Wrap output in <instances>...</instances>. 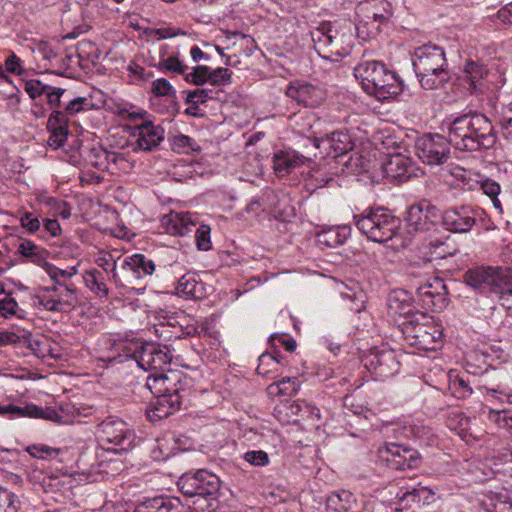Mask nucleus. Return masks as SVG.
I'll return each mask as SVG.
<instances>
[{"instance_id": "9d476101", "label": "nucleus", "mask_w": 512, "mask_h": 512, "mask_svg": "<svg viewBox=\"0 0 512 512\" xmlns=\"http://www.w3.org/2000/svg\"><path fill=\"white\" fill-rule=\"evenodd\" d=\"M39 305L51 312H68L78 303L77 289L73 284L44 287L37 295Z\"/></svg>"}, {"instance_id": "b1692460", "label": "nucleus", "mask_w": 512, "mask_h": 512, "mask_svg": "<svg viewBox=\"0 0 512 512\" xmlns=\"http://www.w3.org/2000/svg\"><path fill=\"white\" fill-rule=\"evenodd\" d=\"M122 268L125 271L127 283L135 285L153 275L155 264L143 254H133L124 259Z\"/></svg>"}, {"instance_id": "20e7f679", "label": "nucleus", "mask_w": 512, "mask_h": 512, "mask_svg": "<svg viewBox=\"0 0 512 512\" xmlns=\"http://www.w3.org/2000/svg\"><path fill=\"white\" fill-rule=\"evenodd\" d=\"M464 282L477 293L495 295L500 301L512 297V272L500 266H475L463 275Z\"/></svg>"}, {"instance_id": "ea45409f", "label": "nucleus", "mask_w": 512, "mask_h": 512, "mask_svg": "<svg viewBox=\"0 0 512 512\" xmlns=\"http://www.w3.org/2000/svg\"><path fill=\"white\" fill-rule=\"evenodd\" d=\"M42 268L54 282V285L65 284L63 281L72 278L74 275L78 273L77 266H71L68 267L67 269H60L53 265L52 263H49L47 260L42 265Z\"/></svg>"}, {"instance_id": "37998d69", "label": "nucleus", "mask_w": 512, "mask_h": 512, "mask_svg": "<svg viewBox=\"0 0 512 512\" xmlns=\"http://www.w3.org/2000/svg\"><path fill=\"white\" fill-rule=\"evenodd\" d=\"M299 385L296 378L286 377L282 380L273 383L269 386V389L273 393L274 389H277V393L281 395L291 396L298 391Z\"/></svg>"}, {"instance_id": "72a5a7b5", "label": "nucleus", "mask_w": 512, "mask_h": 512, "mask_svg": "<svg viewBox=\"0 0 512 512\" xmlns=\"http://www.w3.org/2000/svg\"><path fill=\"white\" fill-rule=\"evenodd\" d=\"M447 171L459 182V185H461L464 190H478L481 178L479 173L467 170L458 165H449Z\"/></svg>"}, {"instance_id": "774afa93", "label": "nucleus", "mask_w": 512, "mask_h": 512, "mask_svg": "<svg viewBox=\"0 0 512 512\" xmlns=\"http://www.w3.org/2000/svg\"><path fill=\"white\" fill-rule=\"evenodd\" d=\"M4 66L9 73L20 75L23 72L22 60L14 53L7 57Z\"/></svg>"}, {"instance_id": "f704fd0d", "label": "nucleus", "mask_w": 512, "mask_h": 512, "mask_svg": "<svg viewBox=\"0 0 512 512\" xmlns=\"http://www.w3.org/2000/svg\"><path fill=\"white\" fill-rule=\"evenodd\" d=\"M464 79L469 83L471 91H480L482 79L487 74V69L480 63L468 60L463 68Z\"/></svg>"}, {"instance_id": "39448f33", "label": "nucleus", "mask_w": 512, "mask_h": 512, "mask_svg": "<svg viewBox=\"0 0 512 512\" xmlns=\"http://www.w3.org/2000/svg\"><path fill=\"white\" fill-rule=\"evenodd\" d=\"M413 67L426 90L437 89L449 79L445 52L440 46L426 44L418 47L414 52Z\"/></svg>"}, {"instance_id": "a211bd4d", "label": "nucleus", "mask_w": 512, "mask_h": 512, "mask_svg": "<svg viewBox=\"0 0 512 512\" xmlns=\"http://www.w3.org/2000/svg\"><path fill=\"white\" fill-rule=\"evenodd\" d=\"M165 131L160 125L149 120L132 128L131 136L135 138L134 150L149 152L157 148L164 140Z\"/></svg>"}, {"instance_id": "de8ad7c7", "label": "nucleus", "mask_w": 512, "mask_h": 512, "mask_svg": "<svg viewBox=\"0 0 512 512\" xmlns=\"http://www.w3.org/2000/svg\"><path fill=\"white\" fill-rule=\"evenodd\" d=\"M155 512H185V507L178 498L155 500Z\"/></svg>"}, {"instance_id": "a878e982", "label": "nucleus", "mask_w": 512, "mask_h": 512, "mask_svg": "<svg viewBox=\"0 0 512 512\" xmlns=\"http://www.w3.org/2000/svg\"><path fill=\"white\" fill-rule=\"evenodd\" d=\"M162 223L167 233L171 235L185 236L196 226L194 215L187 213H170L163 217Z\"/></svg>"}, {"instance_id": "412c9836", "label": "nucleus", "mask_w": 512, "mask_h": 512, "mask_svg": "<svg viewBox=\"0 0 512 512\" xmlns=\"http://www.w3.org/2000/svg\"><path fill=\"white\" fill-rule=\"evenodd\" d=\"M0 416L8 417L9 419L30 417L50 420L56 423H61L63 417L53 408H42L34 404H28L20 407L13 404L1 405Z\"/></svg>"}, {"instance_id": "4d7b16f0", "label": "nucleus", "mask_w": 512, "mask_h": 512, "mask_svg": "<svg viewBox=\"0 0 512 512\" xmlns=\"http://www.w3.org/2000/svg\"><path fill=\"white\" fill-rule=\"evenodd\" d=\"M211 228L208 225H201L196 230V245L199 250L207 251L211 248Z\"/></svg>"}, {"instance_id": "3c124183", "label": "nucleus", "mask_w": 512, "mask_h": 512, "mask_svg": "<svg viewBox=\"0 0 512 512\" xmlns=\"http://www.w3.org/2000/svg\"><path fill=\"white\" fill-rule=\"evenodd\" d=\"M340 293L351 301H359L361 304L364 302V291L358 282L350 281V284H344Z\"/></svg>"}, {"instance_id": "4c0bfd02", "label": "nucleus", "mask_w": 512, "mask_h": 512, "mask_svg": "<svg viewBox=\"0 0 512 512\" xmlns=\"http://www.w3.org/2000/svg\"><path fill=\"white\" fill-rule=\"evenodd\" d=\"M327 506L337 512L348 511L355 503L354 495L347 490L332 492L327 497Z\"/></svg>"}, {"instance_id": "13d9d810", "label": "nucleus", "mask_w": 512, "mask_h": 512, "mask_svg": "<svg viewBox=\"0 0 512 512\" xmlns=\"http://www.w3.org/2000/svg\"><path fill=\"white\" fill-rule=\"evenodd\" d=\"M243 458L253 466H266L269 463V456L263 450L248 451L243 455Z\"/></svg>"}, {"instance_id": "5fc2aeb1", "label": "nucleus", "mask_w": 512, "mask_h": 512, "mask_svg": "<svg viewBox=\"0 0 512 512\" xmlns=\"http://www.w3.org/2000/svg\"><path fill=\"white\" fill-rule=\"evenodd\" d=\"M308 176L311 180L310 185L314 184L316 188H322L330 183L334 182V178L323 172L321 168H313L308 172Z\"/></svg>"}, {"instance_id": "bb28decb", "label": "nucleus", "mask_w": 512, "mask_h": 512, "mask_svg": "<svg viewBox=\"0 0 512 512\" xmlns=\"http://www.w3.org/2000/svg\"><path fill=\"white\" fill-rule=\"evenodd\" d=\"M176 294L185 299H201L206 291L204 283L196 274L187 273L179 279Z\"/></svg>"}, {"instance_id": "9b49d317", "label": "nucleus", "mask_w": 512, "mask_h": 512, "mask_svg": "<svg viewBox=\"0 0 512 512\" xmlns=\"http://www.w3.org/2000/svg\"><path fill=\"white\" fill-rule=\"evenodd\" d=\"M98 437L103 444L115 446L106 447L115 452L130 449L134 441V433L123 420L116 417H108L98 425Z\"/></svg>"}, {"instance_id": "79ce46f5", "label": "nucleus", "mask_w": 512, "mask_h": 512, "mask_svg": "<svg viewBox=\"0 0 512 512\" xmlns=\"http://www.w3.org/2000/svg\"><path fill=\"white\" fill-rule=\"evenodd\" d=\"M157 68L163 72H172L179 75H185L188 69L187 65L176 55L161 58L157 64Z\"/></svg>"}, {"instance_id": "f8f14e48", "label": "nucleus", "mask_w": 512, "mask_h": 512, "mask_svg": "<svg viewBox=\"0 0 512 512\" xmlns=\"http://www.w3.org/2000/svg\"><path fill=\"white\" fill-rule=\"evenodd\" d=\"M178 487L188 497H213L219 492L220 479L207 470H199L193 474L182 475L179 478Z\"/></svg>"}, {"instance_id": "f03ea898", "label": "nucleus", "mask_w": 512, "mask_h": 512, "mask_svg": "<svg viewBox=\"0 0 512 512\" xmlns=\"http://www.w3.org/2000/svg\"><path fill=\"white\" fill-rule=\"evenodd\" d=\"M354 76L367 94L380 101L391 99L403 90L400 78L380 61L360 62L354 68Z\"/></svg>"}, {"instance_id": "ddd939ff", "label": "nucleus", "mask_w": 512, "mask_h": 512, "mask_svg": "<svg viewBox=\"0 0 512 512\" xmlns=\"http://www.w3.org/2000/svg\"><path fill=\"white\" fill-rule=\"evenodd\" d=\"M450 139L440 134H427L417 139L416 154L428 165H441L450 157Z\"/></svg>"}, {"instance_id": "423d86ee", "label": "nucleus", "mask_w": 512, "mask_h": 512, "mask_svg": "<svg viewBox=\"0 0 512 512\" xmlns=\"http://www.w3.org/2000/svg\"><path fill=\"white\" fill-rule=\"evenodd\" d=\"M354 222L367 239L377 243L391 240L400 228V220L381 207L354 215Z\"/></svg>"}, {"instance_id": "c85d7f7f", "label": "nucleus", "mask_w": 512, "mask_h": 512, "mask_svg": "<svg viewBox=\"0 0 512 512\" xmlns=\"http://www.w3.org/2000/svg\"><path fill=\"white\" fill-rule=\"evenodd\" d=\"M434 492L422 485H418L417 487L407 490L402 493V495L398 496L399 505L401 509H410L414 505L429 504L431 499L433 498Z\"/></svg>"}, {"instance_id": "1a4fd4ad", "label": "nucleus", "mask_w": 512, "mask_h": 512, "mask_svg": "<svg viewBox=\"0 0 512 512\" xmlns=\"http://www.w3.org/2000/svg\"><path fill=\"white\" fill-rule=\"evenodd\" d=\"M125 349L133 351L131 355L126 356L132 358L145 371L158 372L172 359L167 347L154 343H130Z\"/></svg>"}, {"instance_id": "f257e3e1", "label": "nucleus", "mask_w": 512, "mask_h": 512, "mask_svg": "<svg viewBox=\"0 0 512 512\" xmlns=\"http://www.w3.org/2000/svg\"><path fill=\"white\" fill-rule=\"evenodd\" d=\"M451 145L461 152H475L495 143L490 120L480 113H466L453 119L448 127Z\"/></svg>"}, {"instance_id": "09e8293b", "label": "nucleus", "mask_w": 512, "mask_h": 512, "mask_svg": "<svg viewBox=\"0 0 512 512\" xmlns=\"http://www.w3.org/2000/svg\"><path fill=\"white\" fill-rule=\"evenodd\" d=\"M49 131H68V119L64 112L54 110L47 122Z\"/></svg>"}, {"instance_id": "473e14b6", "label": "nucleus", "mask_w": 512, "mask_h": 512, "mask_svg": "<svg viewBox=\"0 0 512 512\" xmlns=\"http://www.w3.org/2000/svg\"><path fill=\"white\" fill-rule=\"evenodd\" d=\"M349 236V227H331L317 234V242L320 246L336 248L340 245H343L347 241Z\"/></svg>"}, {"instance_id": "58836bf2", "label": "nucleus", "mask_w": 512, "mask_h": 512, "mask_svg": "<svg viewBox=\"0 0 512 512\" xmlns=\"http://www.w3.org/2000/svg\"><path fill=\"white\" fill-rule=\"evenodd\" d=\"M18 252L40 267L46 262L48 255V252L44 248L37 246L29 240H25L19 244Z\"/></svg>"}, {"instance_id": "4468645a", "label": "nucleus", "mask_w": 512, "mask_h": 512, "mask_svg": "<svg viewBox=\"0 0 512 512\" xmlns=\"http://www.w3.org/2000/svg\"><path fill=\"white\" fill-rule=\"evenodd\" d=\"M378 452L381 460L394 470L414 469L421 463L417 450L400 444L386 443L379 447Z\"/></svg>"}, {"instance_id": "6e6d98bb", "label": "nucleus", "mask_w": 512, "mask_h": 512, "mask_svg": "<svg viewBox=\"0 0 512 512\" xmlns=\"http://www.w3.org/2000/svg\"><path fill=\"white\" fill-rule=\"evenodd\" d=\"M152 92L158 96H175V89L171 83L165 78H159L152 83Z\"/></svg>"}, {"instance_id": "f3484780", "label": "nucleus", "mask_w": 512, "mask_h": 512, "mask_svg": "<svg viewBox=\"0 0 512 512\" xmlns=\"http://www.w3.org/2000/svg\"><path fill=\"white\" fill-rule=\"evenodd\" d=\"M416 294L422 308L426 310L440 312L447 306V289L444 281L440 278L421 285Z\"/></svg>"}, {"instance_id": "6e6552de", "label": "nucleus", "mask_w": 512, "mask_h": 512, "mask_svg": "<svg viewBox=\"0 0 512 512\" xmlns=\"http://www.w3.org/2000/svg\"><path fill=\"white\" fill-rule=\"evenodd\" d=\"M164 383L165 371L153 372L147 377L146 387L155 397L152 408L147 412L151 421L166 418L180 409L181 396L165 394Z\"/></svg>"}, {"instance_id": "e433bc0d", "label": "nucleus", "mask_w": 512, "mask_h": 512, "mask_svg": "<svg viewBox=\"0 0 512 512\" xmlns=\"http://www.w3.org/2000/svg\"><path fill=\"white\" fill-rule=\"evenodd\" d=\"M85 285L98 297L105 298L109 294V288L106 285L104 274L97 270L92 269L84 275Z\"/></svg>"}, {"instance_id": "2eb2a0df", "label": "nucleus", "mask_w": 512, "mask_h": 512, "mask_svg": "<svg viewBox=\"0 0 512 512\" xmlns=\"http://www.w3.org/2000/svg\"><path fill=\"white\" fill-rule=\"evenodd\" d=\"M383 177L392 183H402L413 176H417L415 163L407 156L396 153L389 155L382 163Z\"/></svg>"}, {"instance_id": "6ab92c4d", "label": "nucleus", "mask_w": 512, "mask_h": 512, "mask_svg": "<svg viewBox=\"0 0 512 512\" xmlns=\"http://www.w3.org/2000/svg\"><path fill=\"white\" fill-rule=\"evenodd\" d=\"M312 150L325 152L326 156L338 158L346 155L353 149V142L349 134L345 132H333L324 138H315L311 142Z\"/></svg>"}, {"instance_id": "0e129e2a", "label": "nucleus", "mask_w": 512, "mask_h": 512, "mask_svg": "<svg viewBox=\"0 0 512 512\" xmlns=\"http://www.w3.org/2000/svg\"><path fill=\"white\" fill-rule=\"evenodd\" d=\"M478 189L482 190L483 193L489 196L490 198L498 197L501 190L500 185L497 182L487 178L484 179L482 175L480 178V184Z\"/></svg>"}, {"instance_id": "aec40b11", "label": "nucleus", "mask_w": 512, "mask_h": 512, "mask_svg": "<svg viewBox=\"0 0 512 512\" xmlns=\"http://www.w3.org/2000/svg\"><path fill=\"white\" fill-rule=\"evenodd\" d=\"M366 366L377 378L385 380L398 373L400 362L395 351L385 349L371 353L367 358Z\"/></svg>"}, {"instance_id": "dca6fc26", "label": "nucleus", "mask_w": 512, "mask_h": 512, "mask_svg": "<svg viewBox=\"0 0 512 512\" xmlns=\"http://www.w3.org/2000/svg\"><path fill=\"white\" fill-rule=\"evenodd\" d=\"M316 156L314 151L304 154L292 149L280 150L274 153L273 169L277 176L284 177L303 166L309 167Z\"/></svg>"}, {"instance_id": "0eeeda50", "label": "nucleus", "mask_w": 512, "mask_h": 512, "mask_svg": "<svg viewBox=\"0 0 512 512\" xmlns=\"http://www.w3.org/2000/svg\"><path fill=\"white\" fill-rule=\"evenodd\" d=\"M402 333L410 346L423 351L436 350L443 335L432 317L420 311L402 323Z\"/></svg>"}, {"instance_id": "338daca9", "label": "nucleus", "mask_w": 512, "mask_h": 512, "mask_svg": "<svg viewBox=\"0 0 512 512\" xmlns=\"http://www.w3.org/2000/svg\"><path fill=\"white\" fill-rule=\"evenodd\" d=\"M18 303L12 297H5L0 301V313L8 318L16 314Z\"/></svg>"}, {"instance_id": "8fccbe9b", "label": "nucleus", "mask_w": 512, "mask_h": 512, "mask_svg": "<svg viewBox=\"0 0 512 512\" xmlns=\"http://www.w3.org/2000/svg\"><path fill=\"white\" fill-rule=\"evenodd\" d=\"M24 90L30 98L36 99L42 95H45V93L49 90V85L43 83L39 79H30L25 82Z\"/></svg>"}, {"instance_id": "7c9ffc66", "label": "nucleus", "mask_w": 512, "mask_h": 512, "mask_svg": "<svg viewBox=\"0 0 512 512\" xmlns=\"http://www.w3.org/2000/svg\"><path fill=\"white\" fill-rule=\"evenodd\" d=\"M487 512H512V495L507 491L490 492L482 500Z\"/></svg>"}, {"instance_id": "cd10ccee", "label": "nucleus", "mask_w": 512, "mask_h": 512, "mask_svg": "<svg viewBox=\"0 0 512 512\" xmlns=\"http://www.w3.org/2000/svg\"><path fill=\"white\" fill-rule=\"evenodd\" d=\"M388 307L391 313L403 316L407 320L416 313L410 295L404 290H394L389 294Z\"/></svg>"}, {"instance_id": "a18cd8bd", "label": "nucleus", "mask_w": 512, "mask_h": 512, "mask_svg": "<svg viewBox=\"0 0 512 512\" xmlns=\"http://www.w3.org/2000/svg\"><path fill=\"white\" fill-rule=\"evenodd\" d=\"M210 67L205 65H198L193 68V71L185 74V80L196 86H201L209 81Z\"/></svg>"}, {"instance_id": "052dcab7", "label": "nucleus", "mask_w": 512, "mask_h": 512, "mask_svg": "<svg viewBox=\"0 0 512 512\" xmlns=\"http://www.w3.org/2000/svg\"><path fill=\"white\" fill-rule=\"evenodd\" d=\"M33 52L48 62L53 61L57 57L55 49L47 42H38L35 44Z\"/></svg>"}, {"instance_id": "c756f323", "label": "nucleus", "mask_w": 512, "mask_h": 512, "mask_svg": "<svg viewBox=\"0 0 512 512\" xmlns=\"http://www.w3.org/2000/svg\"><path fill=\"white\" fill-rule=\"evenodd\" d=\"M188 382V378L181 371L171 369L165 371V394H179L182 402L189 395Z\"/></svg>"}, {"instance_id": "7ed1b4c3", "label": "nucleus", "mask_w": 512, "mask_h": 512, "mask_svg": "<svg viewBox=\"0 0 512 512\" xmlns=\"http://www.w3.org/2000/svg\"><path fill=\"white\" fill-rule=\"evenodd\" d=\"M310 33L315 50L325 60L337 62L352 50L353 35L350 24L340 26L337 23L322 22Z\"/></svg>"}, {"instance_id": "864d4df0", "label": "nucleus", "mask_w": 512, "mask_h": 512, "mask_svg": "<svg viewBox=\"0 0 512 512\" xmlns=\"http://www.w3.org/2000/svg\"><path fill=\"white\" fill-rule=\"evenodd\" d=\"M127 72L129 73L130 81H148L153 77V73L151 71H146V69L135 62H130L127 66Z\"/></svg>"}, {"instance_id": "e2e57ef3", "label": "nucleus", "mask_w": 512, "mask_h": 512, "mask_svg": "<svg viewBox=\"0 0 512 512\" xmlns=\"http://www.w3.org/2000/svg\"><path fill=\"white\" fill-rule=\"evenodd\" d=\"M99 267L103 268L106 273L111 270L112 272V278L115 281V283L118 282V275L116 271V261L114 260L113 256L109 253H105L101 256H99L96 260Z\"/></svg>"}, {"instance_id": "680f3d73", "label": "nucleus", "mask_w": 512, "mask_h": 512, "mask_svg": "<svg viewBox=\"0 0 512 512\" xmlns=\"http://www.w3.org/2000/svg\"><path fill=\"white\" fill-rule=\"evenodd\" d=\"M212 90L209 89H195L189 91L186 97L187 104H204L208 99H211Z\"/></svg>"}, {"instance_id": "a19ab883", "label": "nucleus", "mask_w": 512, "mask_h": 512, "mask_svg": "<svg viewBox=\"0 0 512 512\" xmlns=\"http://www.w3.org/2000/svg\"><path fill=\"white\" fill-rule=\"evenodd\" d=\"M171 149L177 153L189 154L192 151H199V145L189 136L177 135L170 140Z\"/></svg>"}, {"instance_id": "c03bdc74", "label": "nucleus", "mask_w": 512, "mask_h": 512, "mask_svg": "<svg viewBox=\"0 0 512 512\" xmlns=\"http://www.w3.org/2000/svg\"><path fill=\"white\" fill-rule=\"evenodd\" d=\"M18 505L17 496L0 486V512H17Z\"/></svg>"}, {"instance_id": "2f4dec72", "label": "nucleus", "mask_w": 512, "mask_h": 512, "mask_svg": "<svg viewBox=\"0 0 512 512\" xmlns=\"http://www.w3.org/2000/svg\"><path fill=\"white\" fill-rule=\"evenodd\" d=\"M487 512H512V495L507 491L490 492L482 500Z\"/></svg>"}, {"instance_id": "5701e85b", "label": "nucleus", "mask_w": 512, "mask_h": 512, "mask_svg": "<svg viewBox=\"0 0 512 512\" xmlns=\"http://www.w3.org/2000/svg\"><path fill=\"white\" fill-rule=\"evenodd\" d=\"M440 217L439 209L423 202L409 207L406 220L415 231H428Z\"/></svg>"}, {"instance_id": "69168bd1", "label": "nucleus", "mask_w": 512, "mask_h": 512, "mask_svg": "<svg viewBox=\"0 0 512 512\" xmlns=\"http://www.w3.org/2000/svg\"><path fill=\"white\" fill-rule=\"evenodd\" d=\"M20 222L22 227L27 229L31 233L38 231L40 228L39 219L30 212H25L24 214H22V216L20 217Z\"/></svg>"}, {"instance_id": "bf43d9fd", "label": "nucleus", "mask_w": 512, "mask_h": 512, "mask_svg": "<svg viewBox=\"0 0 512 512\" xmlns=\"http://www.w3.org/2000/svg\"><path fill=\"white\" fill-rule=\"evenodd\" d=\"M27 450L32 456L41 458H55L60 453V449L52 448L46 445H33Z\"/></svg>"}, {"instance_id": "c9c22d12", "label": "nucleus", "mask_w": 512, "mask_h": 512, "mask_svg": "<svg viewBox=\"0 0 512 512\" xmlns=\"http://www.w3.org/2000/svg\"><path fill=\"white\" fill-rule=\"evenodd\" d=\"M256 371L267 379H276L281 374L280 361L275 356L264 353L259 357Z\"/></svg>"}, {"instance_id": "4be33fe9", "label": "nucleus", "mask_w": 512, "mask_h": 512, "mask_svg": "<svg viewBox=\"0 0 512 512\" xmlns=\"http://www.w3.org/2000/svg\"><path fill=\"white\" fill-rule=\"evenodd\" d=\"M442 222L447 230L455 233L469 232L476 224V213L469 206H459L446 210Z\"/></svg>"}, {"instance_id": "603ef678", "label": "nucleus", "mask_w": 512, "mask_h": 512, "mask_svg": "<svg viewBox=\"0 0 512 512\" xmlns=\"http://www.w3.org/2000/svg\"><path fill=\"white\" fill-rule=\"evenodd\" d=\"M231 77L232 72L227 68H210L208 82L214 86L225 85L231 82Z\"/></svg>"}, {"instance_id": "393cba45", "label": "nucleus", "mask_w": 512, "mask_h": 512, "mask_svg": "<svg viewBox=\"0 0 512 512\" xmlns=\"http://www.w3.org/2000/svg\"><path fill=\"white\" fill-rule=\"evenodd\" d=\"M286 95L305 107L320 105L326 96L321 87L306 82L291 83L286 90Z\"/></svg>"}, {"instance_id": "49530a36", "label": "nucleus", "mask_w": 512, "mask_h": 512, "mask_svg": "<svg viewBox=\"0 0 512 512\" xmlns=\"http://www.w3.org/2000/svg\"><path fill=\"white\" fill-rule=\"evenodd\" d=\"M106 160V149H103L101 147H93L90 149L87 156V161L89 165L98 170L105 171L107 169V163L105 162Z\"/></svg>"}]
</instances>
